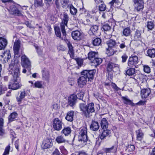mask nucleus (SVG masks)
Here are the masks:
<instances>
[{"instance_id":"27","label":"nucleus","mask_w":155,"mask_h":155,"mask_svg":"<svg viewBox=\"0 0 155 155\" xmlns=\"http://www.w3.org/2000/svg\"><path fill=\"white\" fill-rule=\"evenodd\" d=\"M7 44V40L4 38H0V50L4 49Z\"/></svg>"},{"instance_id":"28","label":"nucleus","mask_w":155,"mask_h":155,"mask_svg":"<svg viewBox=\"0 0 155 155\" xmlns=\"http://www.w3.org/2000/svg\"><path fill=\"white\" fill-rule=\"evenodd\" d=\"M137 135V139L138 140L141 141L143 138L144 134L142 130L139 129L136 131Z\"/></svg>"},{"instance_id":"15","label":"nucleus","mask_w":155,"mask_h":155,"mask_svg":"<svg viewBox=\"0 0 155 155\" xmlns=\"http://www.w3.org/2000/svg\"><path fill=\"white\" fill-rule=\"evenodd\" d=\"M77 95L73 94L70 95L68 98V104L71 107L74 106L77 102Z\"/></svg>"},{"instance_id":"26","label":"nucleus","mask_w":155,"mask_h":155,"mask_svg":"<svg viewBox=\"0 0 155 155\" xmlns=\"http://www.w3.org/2000/svg\"><path fill=\"white\" fill-rule=\"evenodd\" d=\"M26 94L25 91L24 90L23 91H21L20 95L17 96L16 97V100L18 104H20L23 99L25 97Z\"/></svg>"},{"instance_id":"3","label":"nucleus","mask_w":155,"mask_h":155,"mask_svg":"<svg viewBox=\"0 0 155 155\" xmlns=\"http://www.w3.org/2000/svg\"><path fill=\"white\" fill-rule=\"evenodd\" d=\"M88 140L87 129L86 127H83L80 129L78 146L82 147L87 144Z\"/></svg>"},{"instance_id":"42","label":"nucleus","mask_w":155,"mask_h":155,"mask_svg":"<svg viewBox=\"0 0 155 155\" xmlns=\"http://www.w3.org/2000/svg\"><path fill=\"white\" fill-rule=\"evenodd\" d=\"M1 56L2 58L4 57L5 58H7L8 59H10L11 57L10 51H4Z\"/></svg>"},{"instance_id":"10","label":"nucleus","mask_w":155,"mask_h":155,"mask_svg":"<svg viewBox=\"0 0 155 155\" xmlns=\"http://www.w3.org/2000/svg\"><path fill=\"white\" fill-rule=\"evenodd\" d=\"M21 61L22 66L27 69L30 72L31 70V65L28 59L25 55H23L21 57Z\"/></svg>"},{"instance_id":"35","label":"nucleus","mask_w":155,"mask_h":155,"mask_svg":"<svg viewBox=\"0 0 155 155\" xmlns=\"http://www.w3.org/2000/svg\"><path fill=\"white\" fill-rule=\"evenodd\" d=\"M68 8H69L70 13L72 15H76L78 11L77 9L72 4L70 5Z\"/></svg>"},{"instance_id":"64","label":"nucleus","mask_w":155,"mask_h":155,"mask_svg":"<svg viewBox=\"0 0 155 155\" xmlns=\"http://www.w3.org/2000/svg\"><path fill=\"white\" fill-rule=\"evenodd\" d=\"M10 133L11 135L12 136V140H13L15 137V133L14 131L12 130H10Z\"/></svg>"},{"instance_id":"32","label":"nucleus","mask_w":155,"mask_h":155,"mask_svg":"<svg viewBox=\"0 0 155 155\" xmlns=\"http://www.w3.org/2000/svg\"><path fill=\"white\" fill-rule=\"evenodd\" d=\"M102 61V59L97 57H95L94 59L92 60L91 62L94 64V65L96 66L101 63Z\"/></svg>"},{"instance_id":"34","label":"nucleus","mask_w":155,"mask_h":155,"mask_svg":"<svg viewBox=\"0 0 155 155\" xmlns=\"http://www.w3.org/2000/svg\"><path fill=\"white\" fill-rule=\"evenodd\" d=\"M131 32V30L129 28H126L123 29L122 32V36L126 37L129 36Z\"/></svg>"},{"instance_id":"48","label":"nucleus","mask_w":155,"mask_h":155,"mask_svg":"<svg viewBox=\"0 0 155 155\" xmlns=\"http://www.w3.org/2000/svg\"><path fill=\"white\" fill-rule=\"evenodd\" d=\"M106 53L108 56L113 55L114 54L113 50L111 48H107L106 49Z\"/></svg>"},{"instance_id":"30","label":"nucleus","mask_w":155,"mask_h":155,"mask_svg":"<svg viewBox=\"0 0 155 155\" xmlns=\"http://www.w3.org/2000/svg\"><path fill=\"white\" fill-rule=\"evenodd\" d=\"M101 127L103 129L107 128L108 126V123L105 118H103L101 123Z\"/></svg>"},{"instance_id":"58","label":"nucleus","mask_w":155,"mask_h":155,"mask_svg":"<svg viewBox=\"0 0 155 155\" xmlns=\"http://www.w3.org/2000/svg\"><path fill=\"white\" fill-rule=\"evenodd\" d=\"M77 63L79 66H81L83 63V61L82 59L79 58H76L75 59Z\"/></svg>"},{"instance_id":"37","label":"nucleus","mask_w":155,"mask_h":155,"mask_svg":"<svg viewBox=\"0 0 155 155\" xmlns=\"http://www.w3.org/2000/svg\"><path fill=\"white\" fill-rule=\"evenodd\" d=\"M97 54L95 52L91 51L89 52L88 54V58L91 62L92 60L94 59L97 55Z\"/></svg>"},{"instance_id":"7","label":"nucleus","mask_w":155,"mask_h":155,"mask_svg":"<svg viewBox=\"0 0 155 155\" xmlns=\"http://www.w3.org/2000/svg\"><path fill=\"white\" fill-rule=\"evenodd\" d=\"M119 65L112 62H109L107 64V76L109 80L111 79L113 77V72L114 71V69L119 70Z\"/></svg>"},{"instance_id":"51","label":"nucleus","mask_w":155,"mask_h":155,"mask_svg":"<svg viewBox=\"0 0 155 155\" xmlns=\"http://www.w3.org/2000/svg\"><path fill=\"white\" fill-rule=\"evenodd\" d=\"M72 4L70 2L69 0H63V5L65 7H68Z\"/></svg>"},{"instance_id":"29","label":"nucleus","mask_w":155,"mask_h":155,"mask_svg":"<svg viewBox=\"0 0 155 155\" xmlns=\"http://www.w3.org/2000/svg\"><path fill=\"white\" fill-rule=\"evenodd\" d=\"M147 55L150 58H154L155 57V49L152 48L149 49L147 51Z\"/></svg>"},{"instance_id":"17","label":"nucleus","mask_w":155,"mask_h":155,"mask_svg":"<svg viewBox=\"0 0 155 155\" xmlns=\"http://www.w3.org/2000/svg\"><path fill=\"white\" fill-rule=\"evenodd\" d=\"M10 10L12 14L19 16L22 15L21 12L14 5H12L10 7Z\"/></svg>"},{"instance_id":"11","label":"nucleus","mask_w":155,"mask_h":155,"mask_svg":"<svg viewBox=\"0 0 155 155\" xmlns=\"http://www.w3.org/2000/svg\"><path fill=\"white\" fill-rule=\"evenodd\" d=\"M139 61L138 58L137 56H131L129 58L128 60V66L129 68H135Z\"/></svg>"},{"instance_id":"19","label":"nucleus","mask_w":155,"mask_h":155,"mask_svg":"<svg viewBox=\"0 0 155 155\" xmlns=\"http://www.w3.org/2000/svg\"><path fill=\"white\" fill-rule=\"evenodd\" d=\"M111 131L109 130H104L102 133L99 137L101 140L106 138V137H110V136Z\"/></svg>"},{"instance_id":"9","label":"nucleus","mask_w":155,"mask_h":155,"mask_svg":"<svg viewBox=\"0 0 155 155\" xmlns=\"http://www.w3.org/2000/svg\"><path fill=\"white\" fill-rule=\"evenodd\" d=\"M52 126L54 130L60 131L62 129L63 123L62 121L58 117L54 118L52 121Z\"/></svg>"},{"instance_id":"8","label":"nucleus","mask_w":155,"mask_h":155,"mask_svg":"<svg viewBox=\"0 0 155 155\" xmlns=\"http://www.w3.org/2000/svg\"><path fill=\"white\" fill-rule=\"evenodd\" d=\"M68 20L69 17L68 15L66 13H64L63 18L62 19V21L60 23V26L62 35L65 37L66 35L65 28L68 26L67 24Z\"/></svg>"},{"instance_id":"25","label":"nucleus","mask_w":155,"mask_h":155,"mask_svg":"<svg viewBox=\"0 0 155 155\" xmlns=\"http://www.w3.org/2000/svg\"><path fill=\"white\" fill-rule=\"evenodd\" d=\"M74 114V112L73 110H71L68 112L65 117V119L69 121H72L73 120Z\"/></svg>"},{"instance_id":"6","label":"nucleus","mask_w":155,"mask_h":155,"mask_svg":"<svg viewBox=\"0 0 155 155\" xmlns=\"http://www.w3.org/2000/svg\"><path fill=\"white\" fill-rule=\"evenodd\" d=\"M54 29L56 36L62 40H64L65 41L69 49L68 53L70 56L71 58H73L74 57V51L71 44L70 42L66 38V36L65 37L63 35V37H61L60 30L58 27L55 26L54 27ZM65 36H66V35Z\"/></svg>"},{"instance_id":"50","label":"nucleus","mask_w":155,"mask_h":155,"mask_svg":"<svg viewBox=\"0 0 155 155\" xmlns=\"http://www.w3.org/2000/svg\"><path fill=\"white\" fill-rule=\"evenodd\" d=\"M143 71L145 73H149L150 72V68L147 65H144L143 66Z\"/></svg>"},{"instance_id":"62","label":"nucleus","mask_w":155,"mask_h":155,"mask_svg":"<svg viewBox=\"0 0 155 155\" xmlns=\"http://www.w3.org/2000/svg\"><path fill=\"white\" fill-rule=\"evenodd\" d=\"M52 108L54 110H57L58 109V106L57 104H53L52 106Z\"/></svg>"},{"instance_id":"2","label":"nucleus","mask_w":155,"mask_h":155,"mask_svg":"<svg viewBox=\"0 0 155 155\" xmlns=\"http://www.w3.org/2000/svg\"><path fill=\"white\" fill-rule=\"evenodd\" d=\"M96 70L95 69L91 70H85L81 72V76L78 80V84L80 87H83L85 85L87 82V79L88 81H91L94 78Z\"/></svg>"},{"instance_id":"57","label":"nucleus","mask_w":155,"mask_h":155,"mask_svg":"<svg viewBox=\"0 0 155 155\" xmlns=\"http://www.w3.org/2000/svg\"><path fill=\"white\" fill-rule=\"evenodd\" d=\"M42 3L40 1L35 0L34 5L35 7H38L41 5Z\"/></svg>"},{"instance_id":"22","label":"nucleus","mask_w":155,"mask_h":155,"mask_svg":"<svg viewBox=\"0 0 155 155\" xmlns=\"http://www.w3.org/2000/svg\"><path fill=\"white\" fill-rule=\"evenodd\" d=\"M117 145L113 146L111 147L108 148H105L104 149V153H115L117 151Z\"/></svg>"},{"instance_id":"49","label":"nucleus","mask_w":155,"mask_h":155,"mask_svg":"<svg viewBox=\"0 0 155 155\" xmlns=\"http://www.w3.org/2000/svg\"><path fill=\"white\" fill-rule=\"evenodd\" d=\"M102 28L104 31H108L110 30L111 27L108 24H106L102 25Z\"/></svg>"},{"instance_id":"53","label":"nucleus","mask_w":155,"mask_h":155,"mask_svg":"<svg viewBox=\"0 0 155 155\" xmlns=\"http://www.w3.org/2000/svg\"><path fill=\"white\" fill-rule=\"evenodd\" d=\"M119 46L121 49H124L127 47V44L124 41H122L121 43H119Z\"/></svg>"},{"instance_id":"40","label":"nucleus","mask_w":155,"mask_h":155,"mask_svg":"<svg viewBox=\"0 0 155 155\" xmlns=\"http://www.w3.org/2000/svg\"><path fill=\"white\" fill-rule=\"evenodd\" d=\"M122 99L124 101L123 102L124 104H126L132 105L134 104L131 101L127 98V97H122Z\"/></svg>"},{"instance_id":"23","label":"nucleus","mask_w":155,"mask_h":155,"mask_svg":"<svg viewBox=\"0 0 155 155\" xmlns=\"http://www.w3.org/2000/svg\"><path fill=\"white\" fill-rule=\"evenodd\" d=\"M71 128L68 126L65 127L61 130V133L63 134L65 136H68L71 132Z\"/></svg>"},{"instance_id":"31","label":"nucleus","mask_w":155,"mask_h":155,"mask_svg":"<svg viewBox=\"0 0 155 155\" xmlns=\"http://www.w3.org/2000/svg\"><path fill=\"white\" fill-rule=\"evenodd\" d=\"M106 43L108 46V48H112L115 47L116 45L115 41L112 39L109 40L107 41Z\"/></svg>"},{"instance_id":"16","label":"nucleus","mask_w":155,"mask_h":155,"mask_svg":"<svg viewBox=\"0 0 155 155\" xmlns=\"http://www.w3.org/2000/svg\"><path fill=\"white\" fill-rule=\"evenodd\" d=\"M20 47V42L18 41H15L14 44L13 50L15 56L16 57H19L18 54Z\"/></svg>"},{"instance_id":"52","label":"nucleus","mask_w":155,"mask_h":155,"mask_svg":"<svg viewBox=\"0 0 155 155\" xmlns=\"http://www.w3.org/2000/svg\"><path fill=\"white\" fill-rule=\"evenodd\" d=\"M59 149L62 153L64 154H67V151L64 146H60L59 147Z\"/></svg>"},{"instance_id":"1","label":"nucleus","mask_w":155,"mask_h":155,"mask_svg":"<svg viewBox=\"0 0 155 155\" xmlns=\"http://www.w3.org/2000/svg\"><path fill=\"white\" fill-rule=\"evenodd\" d=\"M19 64L17 60L12 61L9 65L8 70L11 74H12L14 80L10 81L8 85V88L13 90L17 89L21 86V85L17 81L19 76Z\"/></svg>"},{"instance_id":"43","label":"nucleus","mask_w":155,"mask_h":155,"mask_svg":"<svg viewBox=\"0 0 155 155\" xmlns=\"http://www.w3.org/2000/svg\"><path fill=\"white\" fill-rule=\"evenodd\" d=\"M3 124V119L2 118H0V135H3L4 134V130L2 129Z\"/></svg>"},{"instance_id":"18","label":"nucleus","mask_w":155,"mask_h":155,"mask_svg":"<svg viewBox=\"0 0 155 155\" xmlns=\"http://www.w3.org/2000/svg\"><path fill=\"white\" fill-rule=\"evenodd\" d=\"M94 1L97 4H100L98 6V9L99 11L104 12L105 11L107 7L104 2L100 0H94Z\"/></svg>"},{"instance_id":"61","label":"nucleus","mask_w":155,"mask_h":155,"mask_svg":"<svg viewBox=\"0 0 155 155\" xmlns=\"http://www.w3.org/2000/svg\"><path fill=\"white\" fill-rule=\"evenodd\" d=\"M59 151L57 149H55L52 153V155H61Z\"/></svg>"},{"instance_id":"47","label":"nucleus","mask_w":155,"mask_h":155,"mask_svg":"<svg viewBox=\"0 0 155 155\" xmlns=\"http://www.w3.org/2000/svg\"><path fill=\"white\" fill-rule=\"evenodd\" d=\"M123 0H112L110 2V4L112 5L114 3H117L118 5H120L122 4L123 2Z\"/></svg>"},{"instance_id":"36","label":"nucleus","mask_w":155,"mask_h":155,"mask_svg":"<svg viewBox=\"0 0 155 155\" xmlns=\"http://www.w3.org/2000/svg\"><path fill=\"white\" fill-rule=\"evenodd\" d=\"M43 84L44 82L42 81H36L34 84L33 88H42Z\"/></svg>"},{"instance_id":"45","label":"nucleus","mask_w":155,"mask_h":155,"mask_svg":"<svg viewBox=\"0 0 155 155\" xmlns=\"http://www.w3.org/2000/svg\"><path fill=\"white\" fill-rule=\"evenodd\" d=\"M126 147V150L127 152H132L135 149V147L133 145H128Z\"/></svg>"},{"instance_id":"39","label":"nucleus","mask_w":155,"mask_h":155,"mask_svg":"<svg viewBox=\"0 0 155 155\" xmlns=\"http://www.w3.org/2000/svg\"><path fill=\"white\" fill-rule=\"evenodd\" d=\"M98 29V27L97 25H93L92 26L89 31V32L90 33L91 32L93 35L95 34L97 32Z\"/></svg>"},{"instance_id":"20","label":"nucleus","mask_w":155,"mask_h":155,"mask_svg":"<svg viewBox=\"0 0 155 155\" xmlns=\"http://www.w3.org/2000/svg\"><path fill=\"white\" fill-rule=\"evenodd\" d=\"M72 38L74 40H79L82 38L81 33L78 31H74L72 32Z\"/></svg>"},{"instance_id":"44","label":"nucleus","mask_w":155,"mask_h":155,"mask_svg":"<svg viewBox=\"0 0 155 155\" xmlns=\"http://www.w3.org/2000/svg\"><path fill=\"white\" fill-rule=\"evenodd\" d=\"M7 90V88L2 84H0V95L5 93V91Z\"/></svg>"},{"instance_id":"59","label":"nucleus","mask_w":155,"mask_h":155,"mask_svg":"<svg viewBox=\"0 0 155 155\" xmlns=\"http://www.w3.org/2000/svg\"><path fill=\"white\" fill-rule=\"evenodd\" d=\"M77 155H88V154L84 150H81L78 152Z\"/></svg>"},{"instance_id":"38","label":"nucleus","mask_w":155,"mask_h":155,"mask_svg":"<svg viewBox=\"0 0 155 155\" xmlns=\"http://www.w3.org/2000/svg\"><path fill=\"white\" fill-rule=\"evenodd\" d=\"M101 40L99 38H96L92 40V43L94 46H98L101 44Z\"/></svg>"},{"instance_id":"63","label":"nucleus","mask_w":155,"mask_h":155,"mask_svg":"<svg viewBox=\"0 0 155 155\" xmlns=\"http://www.w3.org/2000/svg\"><path fill=\"white\" fill-rule=\"evenodd\" d=\"M36 49L37 50V52L39 54H41L42 52V51L41 48L38 47H35Z\"/></svg>"},{"instance_id":"54","label":"nucleus","mask_w":155,"mask_h":155,"mask_svg":"<svg viewBox=\"0 0 155 155\" xmlns=\"http://www.w3.org/2000/svg\"><path fill=\"white\" fill-rule=\"evenodd\" d=\"M121 58L122 59V62L124 63L126 61L128 58V56L126 54H124L122 56Z\"/></svg>"},{"instance_id":"33","label":"nucleus","mask_w":155,"mask_h":155,"mask_svg":"<svg viewBox=\"0 0 155 155\" xmlns=\"http://www.w3.org/2000/svg\"><path fill=\"white\" fill-rule=\"evenodd\" d=\"M56 142L58 143H65L66 140L62 135H59L55 139Z\"/></svg>"},{"instance_id":"21","label":"nucleus","mask_w":155,"mask_h":155,"mask_svg":"<svg viewBox=\"0 0 155 155\" xmlns=\"http://www.w3.org/2000/svg\"><path fill=\"white\" fill-rule=\"evenodd\" d=\"M141 35V31L137 30L134 35V40L136 41H140L142 43Z\"/></svg>"},{"instance_id":"56","label":"nucleus","mask_w":155,"mask_h":155,"mask_svg":"<svg viewBox=\"0 0 155 155\" xmlns=\"http://www.w3.org/2000/svg\"><path fill=\"white\" fill-rule=\"evenodd\" d=\"M10 147V146L9 145H8L6 147L3 155H7L9 154Z\"/></svg>"},{"instance_id":"60","label":"nucleus","mask_w":155,"mask_h":155,"mask_svg":"<svg viewBox=\"0 0 155 155\" xmlns=\"http://www.w3.org/2000/svg\"><path fill=\"white\" fill-rule=\"evenodd\" d=\"M78 98L80 100H82L84 97V94L82 92H80L77 94Z\"/></svg>"},{"instance_id":"46","label":"nucleus","mask_w":155,"mask_h":155,"mask_svg":"<svg viewBox=\"0 0 155 155\" xmlns=\"http://www.w3.org/2000/svg\"><path fill=\"white\" fill-rule=\"evenodd\" d=\"M147 27L149 30H152L154 28V24L153 22L150 21L147 22Z\"/></svg>"},{"instance_id":"55","label":"nucleus","mask_w":155,"mask_h":155,"mask_svg":"<svg viewBox=\"0 0 155 155\" xmlns=\"http://www.w3.org/2000/svg\"><path fill=\"white\" fill-rule=\"evenodd\" d=\"M111 86L113 89L117 91H118L119 90H121V89L119 88L115 83H111Z\"/></svg>"},{"instance_id":"14","label":"nucleus","mask_w":155,"mask_h":155,"mask_svg":"<svg viewBox=\"0 0 155 155\" xmlns=\"http://www.w3.org/2000/svg\"><path fill=\"white\" fill-rule=\"evenodd\" d=\"M53 145L52 140L51 138H47L43 140L41 147L42 149L49 148Z\"/></svg>"},{"instance_id":"12","label":"nucleus","mask_w":155,"mask_h":155,"mask_svg":"<svg viewBox=\"0 0 155 155\" xmlns=\"http://www.w3.org/2000/svg\"><path fill=\"white\" fill-rule=\"evenodd\" d=\"M141 89V95L142 98H146L148 97L150 98L152 97L155 96V91H154V94H150L151 92V90L149 88H143L140 87Z\"/></svg>"},{"instance_id":"41","label":"nucleus","mask_w":155,"mask_h":155,"mask_svg":"<svg viewBox=\"0 0 155 155\" xmlns=\"http://www.w3.org/2000/svg\"><path fill=\"white\" fill-rule=\"evenodd\" d=\"M18 116V114L15 112L11 113L8 117V120L9 122H12L15 120Z\"/></svg>"},{"instance_id":"5","label":"nucleus","mask_w":155,"mask_h":155,"mask_svg":"<svg viewBox=\"0 0 155 155\" xmlns=\"http://www.w3.org/2000/svg\"><path fill=\"white\" fill-rule=\"evenodd\" d=\"M126 71V74L129 76H133L134 77L132 78L137 81L140 83L141 86L142 84L146 85L147 84V82L145 78H144V76L142 74L135 75V69L134 68H129Z\"/></svg>"},{"instance_id":"24","label":"nucleus","mask_w":155,"mask_h":155,"mask_svg":"<svg viewBox=\"0 0 155 155\" xmlns=\"http://www.w3.org/2000/svg\"><path fill=\"white\" fill-rule=\"evenodd\" d=\"M99 126L98 122L92 120L91 124L90 125V129L93 131H96L98 130L99 128Z\"/></svg>"},{"instance_id":"4","label":"nucleus","mask_w":155,"mask_h":155,"mask_svg":"<svg viewBox=\"0 0 155 155\" xmlns=\"http://www.w3.org/2000/svg\"><path fill=\"white\" fill-rule=\"evenodd\" d=\"M94 105L93 103H91L87 105L84 103H81L79 107L82 113L86 117H89L91 113L94 112Z\"/></svg>"},{"instance_id":"13","label":"nucleus","mask_w":155,"mask_h":155,"mask_svg":"<svg viewBox=\"0 0 155 155\" xmlns=\"http://www.w3.org/2000/svg\"><path fill=\"white\" fill-rule=\"evenodd\" d=\"M135 11L140 12L143 8V0H133Z\"/></svg>"}]
</instances>
